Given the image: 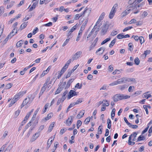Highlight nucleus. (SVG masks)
<instances>
[{"label": "nucleus", "mask_w": 152, "mask_h": 152, "mask_svg": "<svg viewBox=\"0 0 152 152\" xmlns=\"http://www.w3.org/2000/svg\"><path fill=\"white\" fill-rule=\"evenodd\" d=\"M67 68V66H66L64 65V66H63V67L62 68L61 71L63 72L64 73V72L65 71Z\"/></svg>", "instance_id": "nucleus-62"}, {"label": "nucleus", "mask_w": 152, "mask_h": 152, "mask_svg": "<svg viewBox=\"0 0 152 152\" xmlns=\"http://www.w3.org/2000/svg\"><path fill=\"white\" fill-rule=\"evenodd\" d=\"M54 138V137L53 138V139L51 140H50V142H49V140H50V139H49L48 140L47 143V144L48 146V148H49L50 147V146L52 144V143L53 141Z\"/></svg>", "instance_id": "nucleus-33"}, {"label": "nucleus", "mask_w": 152, "mask_h": 152, "mask_svg": "<svg viewBox=\"0 0 152 152\" xmlns=\"http://www.w3.org/2000/svg\"><path fill=\"white\" fill-rule=\"evenodd\" d=\"M117 6L118 5L117 4H115L113 7V8H112L111 11L113 12H114L115 13V12H116L115 9L116 8V7H117Z\"/></svg>", "instance_id": "nucleus-46"}, {"label": "nucleus", "mask_w": 152, "mask_h": 152, "mask_svg": "<svg viewBox=\"0 0 152 152\" xmlns=\"http://www.w3.org/2000/svg\"><path fill=\"white\" fill-rule=\"evenodd\" d=\"M82 124V121L80 120H78L77 121V128L79 129V127Z\"/></svg>", "instance_id": "nucleus-40"}, {"label": "nucleus", "mask_w": 152, "mask_h": 152, "mask_svg": "<svg viewBox=\"0 0 152 152\" xmlns=\"http://www.w3.org/2000/svg\"><path fill=\"white\" fill-rule=\"evenodd\" d=\"M145 139V137L144 136L141 135H140L138 138L137 141L144 140Z\"/></svg>", "instance_id": "nucleus-23"}, {"label": "nucleus", "mask_w": 152, "mask_h": 152, "mask_svg": "<svg viewBox=\"0 0 152 152\" xmlns=\"http://www.w3.org/2000/svg\"><path fill=\"white\" fill-rule=\"evenodd\" d=\"M76 25L74 26L70 29L69 31H70L72 33L76 29Z\"/></svg>", "instance_id": "nucleus-61"}, {"label": "nucleus", "mask_w": 152, "mask_h": 152, "mask_svg": "<svg viewBox=\"0 0 152 152\" xmlns=\"http://www.w3.org/2000/svg\"><path fill=\"white\" fill-rule=\"evenodd\" d=\"M117 34V32L116 31L113 30L111 33L110 35L112 36H114Z\"/></svg>", "instance_id": "nucleus-51"}, {"label": "nucleus", "mask_w": 152, "mask_h": 152, "mask_svg": "<svg viewBox=\"0 0 152 152\" xmlns=\"http://www.w3.org/2000/svg\"><path fill=\"white\" fill-rule=\"evenodd\" d=\"M20 112V111L19 110H18L15 112V116L16 117H17L19 115Z\"/></svg>", "instance_id": "nucleus-60"}, {"label": "nucleus", "mask_w": 152, "mask_h": 152, "mask_svg": "<svg viewBox=\"0 0 152 152\" xmlns=\"http://www.w3.org/2000/svg\"><path fill=\"white\" fill-rule=\"evenodd\" d=\"M77 95V94L76 93V92L73 90H71L69 93L67 98L68 99H69L72 96H76Z\"/></svg>", "instance_id": "nucleus-6"}, {"label": "nucleus", "mask_w": 152, "mask_h": 152, "mask_svg": "<svg viewBox=\"0 0 152 152\" xmlns=\"http://www.w3.org/2000/svg\"><path fill=\"white\" fill-rule=\"evenodd\" d=\"M53 114L52 113H49L48 114L47 116L45 118V120L46 121L49 119L53 116Z\"/></svg>", "instance_id": "nucleus-21"}, {"label": "nucleus", "mask_w": 152, "mask_h": 152, "mask_svg": "<svg viewBox=\"0 0 152 152\" xmlns=\"http://www.w3.org/2000/svg\"><path fill=\"white\" fill-rule=\"evenodd\" d=\"M33 111L34 109H32L31 111L27 114L26 115V116L24 119L26 121L28 118L30 116L33 112Z\"/></svg>", "instance_id": "nucleus-18"}, {"label": "nucleus", "mask_w": 152, "mask_h": 152, "mask_svg": "<svg viewBox=\"0 0 152 152\" xmlns=\"http://www.w3.org/2000/svg\"><path fill=\"white\" fill-rule=\"evenodd\" d=\"M82 85L81 83L80 85V83H78L75 86V88L78 89H81L82 87Z\"/></svg>", "instance_id": "nucleus-30"}, {"label": "nucleus", "mask_w": 152, "mask_h": 152, "mask_svg": "<svg viewBox=\"0 0 152 152\" xmlns=\"http://www.w3.org/2000/svg\"><path fill=\"white\" fill-rule=\"evenodd\" d=\"M148 15V13L147 12L145 11L143 12L142 14V16L144 18L146 17Z\"/></svg>", "instance_id": "nucleus-64"}, {"label": "nucleus", "mask_w": 152, "mask_h": 152, "mask_svg": "<svg viewBox=\"0 0 152 152\" xmlns=\"http://www.w3.org/2000/svg\"><path fill=\"white\" fill-rule=\"evenodd\" d=\"M38 31V29L36 27L35 28L32 34L33 35L35 34Z\"/></svg>", "instance_id": "nucleus-63"}, {"label": "nucleus", "mask_w": 152, "mask_h": 152, "mask_svg": "<svg viewBox=\"0 0 152 152\" xmlns=\"http://www.w3.org/2000/svg\"><path fill=\"white\" fill-rule=\"evenodd\" d=\"M102 125H100L99 127L98 128L99 134H101L102 133Z\"/></svg>", "instance_id": "nucleus-38"}, {"label": "nucleus", "mask_w": 152, "mask_h": 152, "mask_svg": "<svg viewBox=\"0 0 152 152\" xmlns=\"http://www.w3.org/2000/svg\"><path fill=\"white\" fill-rule=\"evenodd\" d=\"M127 10H125L121 14L122 18L124 17L129 13V12H127Z\"/></svg>", "instance_id": "nucleus-37"}, {"label": "nucleus", "mask_w": 152, "mask_h": 152, "mask_svg": "<svg viewBox=\"0 0 152 152\" xmlns=\"http://www.w3.org/2000/svg\"><path fill=\"white\" fill-rule=\"evenodd\" d=\"M38 1H37L36 2H34V3L33 4H32V6L30 8L29 11H31L33 9H34L35 8V7H36V6H37V4H38Z\"/></svg>", "instance_id": "nucleus-16"}, {"label": "nucleus", "mask_w": 152, "mask_h": 152, "mask_svg": "<svg viewBox=\"0 0 152 152\" xmlns=\"http://www.w3.org/2000/svg\"><path fill=\"white\" fill-rule=\"evenodd\" d=\"M123 37V35L121 34H119L117 36V38L119 39H121L124 38Z\"/></svg>", "instance_id": "nucleus-59"}, {"label": "nucleus", "mask_w": 152, "mask_h": 152, "mask_svg": "<svg viewBox=\"0 0 152 152\" xmlns=\"http://www.w3.org/2000/svg\"><path fill=\"white\" fill-rule=\"evenodd\" d=\"M66 84V82H64L63 83H61L59 87L61 88V89L62 90L63 88L65 86Z\"/></svg>", "instance_id": "nucleus-45"}, {"label": "nucleus", "mask_w": 152, "mask_h": 152, "mask_svg": "<svg viewBox=\"0 0 152 152\" xmlns=\"http://www.w3.org/2000/svg\"><path fill=\"white\" fill-rule=\"evenodd\" d=\"M54 123H52L49 126L48 130H49L50 132H51L53 129V127L54 126Z\"/></svg>", "instance_id": "nucleus-39"}, {"label": "nucleus", "mask_w": 152, "mask_h": 152, "mask_svg": "<svg viewBox=\"0 0 152 152\" xmlns=\"http://www.w3.org/2000/svg\"><path fill=\"white\" fill-rule=\"evenodd\" d=\"M139 38V40H140V43L142 45L145 41L144 38L142 36L140 37Z\"/></svg>", "instance_id": "nucleus-34"}, {"label": "nucleus", "mask_w": 152, "mask_h": 152, "mask_svg": "<svg viewBox=\"0 0 152 152\" xmlns=\"http://www.w3.org/2000/svg\"><path fill=\"white\" fill-rule=\"evenodd\" d=\"M126 78V83L129 82H135L136 80L134 78H131L125 77Z\"/></svg>", "instance_id": "nucleus-14"}, {"label": "nucleus", "mask_w": 152, "mask_h": 152, "mask_svg": "<svg viewBox=\"0 0 152 152\" xmlns=\"http://www.w3.org/2000/svg\"><path fill=\"white\" fill-rule=\"evenodd\" d=\"M91 10V8H88V7H86L83 12V14H84L85 16L88 17L90 14Z\"/></svg>", "instance_id": "nucleus-5"}, {"label": "nucleus", "mask_w": 152, "mask_h": 152, "mask_svg": "<svg viewBox=\"0 0 152 152\" xmlns=\"http://www.w3.org/2000/svg\"><path fill=\"white\" fill-rule=\"evenodd\" d=\"M88 18H87L85 20V21L83 23L82 25V26H83L85 28L86 26L87 23H88Z\"/></svg>", "instance_id": "nucleus-41"}, {"label": "nucleus", "mask_w": 152, "mask_h": 152, "mask_svg": "<svg viewBox=\"0 0 152 152\" xmlns=\"http://www.w3.org/2000/svg\"><path fill=\"white\" fill-rule=\"evenodd\" d=\"M139 37L137 36H134V35H133L131 37V38H134L135 40L136 41H137L139 39Z\"/></svg>", "instance_id": "nucleus-50"}, {"label": "nucleus", "mask_w": 152, "mask_h": 152, "mask_svg": "<svg viewBox=\"0 0 152 152\" xmlns=\"http://www.w3.org/2000/svg\"><path fill=\"white\" fill-rule=\"evenodd\" d=\"M30 100V99L29 97H28V98H26L23 101V102L24 104H25L26 105L27 103H28L29 102V101Z\"/></svg>", "instance_id": "nucleus-36"}, {"label": "nucleus", "mask_w": 152, "mask_h": 152, "mask_svg": "<svg viewBox=\"0 0 152 152\" xmlns=\"http://www.w3.org/2000/svg\"><path fill=\"white\" fill-rule=\"evenodd\" d=\"M27 23H24L22 24L20 27V29L21 30H22L23 29L25 28L27 26Z\"/></svg>", "instance_id": "nucleus-26"}, {"label": "nucleus", "mask_w": 152, "mask_h": 152, "mask_svg": "<svg viewBox=\"0 0 152 152\" xmlns=\"http://www.w3.org/2000/svg\"><path fill=\"white\" fill-rule=\"evenodd\" d=\"M91 118H90L89 117H88L86 118L85 120L84 123L86 124H88L89 122H90V120Z\"/></svg>", "instance_id": "nucleus-35"}, {"label": "nucleus", "mask_w": 152, "mask_h": 152, "mask_svg": "<svg viewBox=\"0 0 152 152\" xmlns=\"http://www.w3.org/2000/svg\"><path fill=\"white\" fill-rule=\"evenodd\" d=\"M13 145L12 144H11L9 145L8 147L5 150H6V151H9L10 150H11L12 148H13Z\"/></svg>", "instance_id": "nucleus-27"}, {"label": "nucleus", "mask_w": 152, "mask_h": 152, "mask_svg": "<svg viewBox=\"0 0 152 152\" xmlns=\"http://www.w3.org/2000/svg\"><path fill=\"white\" fill-rule=\"evenodd\" d=\"M105 50V48L104 47H102L99 48L96 52V53H97L98 52H99L101 50H102V52L101 53V54H102L104 51Z\"/></svg>", "instance_id": "nucleus-22"}, {"label": "nucleus", "mask_w": 152, "mask_h": 152, "mask_svg": "<svg viewBox=\"0 0 152 152\" xmlns=\"http://www.w3.org/2000/svg\"><path fill=\"white\" fill-rule=\"evenodd\" d=\"M132 43H129V48H128V50H130V51H132L133 50V48H132Z\"/></svg>", "instance_id": "nucleus-42"}, {"label": "nucleus", "mask_w": 152, "mask_h": 152, "mask_svg": "<svg viewBox=\"0 0 152 152\" xmlns=\"http://www.w3.org/2000/svg\"><path fill=\"white\" fill-rule=\"evenodd\" d=\"M83 99L82 98H80L78 99L76 102H75L76 104H78L81 103L83 101Z\"/></svg>", "instance_id": "nucleus-44"}, {"label": "nucleus", "mask_w": 152, "mask_h": 152, "mask_svg": "<svg viewBox=\"0 0 152 152\" xmlns=\"http://www.w3.org/2000/svg\"><path fill=\"white\" fill-rule=\"evenodd\" d=\"M151 52V51L150 50H147L145 51L144 53L141 55V57L142 58H145L146 56L150 54Z\"/></svg>", "instance_id": "nucleus-9"}, {"label": "nucleus", "mask_w": 152, "mask_h": 152, "mask_svg": "<svg viewBox=\"0 0 152 152\" xmlns=\"http://www.w3.org/2000/svg\"><path fill=\"white\" fill-rule=\"evenodd\" d=\"M117 81L118 84L126 83L125 77L121 78L118 79Z\"/></svg>", "instance_id": "nucleus-10"}, {"label": "nucleus", "mask_w": 152, "mask_h": 152, "mask_svg": "<svg viewBox=\"0 0 152 152\" xmlns=\"http://www.w3.org/2000/svg\"><path fill=\"white\" fill-rule=\"evenodd\" d=\"M134 62L135 64L138 65L140 63V61L139 58L137 57L135 58L134 60Z\"/></svg>", "instance_id": "nucleus-28"}, {"label": "nucleus", "mask_w": 152, "mask_h": 152, "mask_svg": "<svg viewBox=\"0 0 152 152\" xmlns=\"http://www.w3.org/2000/svg\"><path fill=\"white\" fill-rule=\"evenodd\" d=\"M115 14V12L111 11L109 15V18L110 19H112L114 16Z\"/></svg>", "instance_id": "nucleus-29"}, {"label": "nucleus", "mask_w": 152, "mask_h": 152, "mask_svg": "<svg viewBox=\"0 0 152 152\" xmlns=\"http://www.w3.org/2000/svg\"><path fill=\"white\" fill-rule=\"evenodd\" d=\"M127 88V86L126 85H124L120 86L119 87V89L121 90L122 91L124 90L125 88Z\"/></svg>", "instance_id": "nucleus-25"}, {"label": "nucleus", "mask_w": 152, "mask_h": 152, "mask_svg": "<svg viewBox=\"0 0 152 152\" xmlns=\"http://www.w3.org/2000/svg\"><path fill=\"white\" fill-rule=\"evenodd\" d=\"M130 96L128 95L123 94H117L115 95L113 97V100L114 102H117L122 99H127L129 98Z\"/></svg>", "instance_id": "nucleus-1"}, {"label": "nucleus", "mask_w": 152, "mask_h": 152, "mask_svg": "<svg viewBox=\"0 0 152 152\" xmlns=\"http://www.w3.org/2000/svg\"><path fill=\"white\" fill-rule=\"evenodd\" d=\"M118 84L117 82V81L116 80V81H114L113 82V83H110L109 85L110 86H114L115 85H116Z\"/></svg>", "instance_id": "nucleus-52"}, {"label": "nucleus", "mask_w": 152, "mask_h": 152, "mask_svg": "<svg viewBox=\"0 0 152 152\" xmlns=\"http://www.w3.org/2000/svg\"><path fill=\"white\" fill-rule=\"evenodd\" d=\"M69 39H67L64 42L62 46L63 47H64L69 42Z\"/></svg>", "instance_id": "nucleus-54"}, {"label": "nucleus", "mask_w": 152, "mask_h": 152, "mask_svg": "<svg viewBox=\"0 0 152 152\" xmlns=\"http://www.w3.org/2000/svg\"><path fill=\"white\" fill-rule=\"evenodd\" d=\"M109 105V104L108 102H107V103L106 104L104 103V104H103L102 105V107L101 108V111H103L105 110L106 109V106H108Z\"/></svg>", "instance_id": "nucleus-15"}, {"label": "nucleus", "mask_w": 152, "mask_h": 152, "mask_svg": "<svg viewBox=\"0 0 152 152\" xmlns=\"http://www.w3.org/2000/svg\"><path fill=\"white\" fill-rule=\"evenodd\" d=\"M25 93V92H24L23 91H21L16 94L15 96L18 99L22 97Z\"/></svg>", "instance_id": "nucleus-12"}, {"label": "nucleus", "mask_w": 152, "mask_h": 152, "mask_svg": "<svg viewBox=\"0 0 152 152\" xmlns=\"http://www.w3.org/2000/svg\"><path fill=\"white\" fill-rule=\"evenodd\" d=\"M128 2L129 4H130L129 6H128V8H131L132 7H133V5H132V4H133L134 3V2H132L131 0H130L128 1Z\"/></svg>", "instance_id": "nucleus-58"}, {"label": "nucleus", "mask_w": 152, "mask_h": 152, "mask_svg": "<svg viewBox=\"0 0 152 152\" xmlns=\"http://www.w3.org/2000/svg\"><path fill=\"white\" fill-rule=\"evenodd\" d=\"M137 135V133L135 132H133V133L131 135H130L129 136L131 137V138L132 137H134L136 138Z\"/></svg>", "instance_id": "nucleus-55"}, {"label": "nucleus", "mask_w": 152, "mask_h": 152, "mask_svg": "<svg viewBox=\"0 0 152 152\" xmlns=\"http://www.w3.org/2000/svg\"><path fill=\"white\" fill-rule=\"evenodd\" d=\"M143 107L145 110L146 113L147 114L148 113V106L146 105H144L143 106Z\"/></svg>", "instance_id": "nucleus-56"}, {"label": "nucleus", "mask_w": 152, "mask_h": 152, "mask_svg": "<svg viewBox=\"0 0 152 152\" xmlns=\"http://www.w3.org/2000/svg\"><path fill=\"white\" fill-rule=\"evenodd\" d=\"M82 52L81 51H79L76 52L72 57V61L74 60L77 59L81 55Z\"/></svg>", "instance_id": "nucleus-3"}, {"label": "nucleus", "mask_w": 152, "mask_h": 152, "mask_svg": "<svg viewBox=\"0 0 152 152\" xmlns=\"http://www.w3.org/2000/svg\"><path fill=\"white\" fill-rule=\"evenodd\" d=\"M50 80V77H48L47 79L46 80V81L45 83L44 84L43 87L46 88V87L48 84H51V82H50V83H49Z\"/></svg>", "instance_id": "nucleus-19"}, {"label": "nucleus", "mask_w": 152, "mask_h": 152, "mask_svg": "<svg viewBox=\"0 0 152 152\" xmlns=\"http://www.w3.org/2000/svg\"><path fill=\"white\" fill-rule=\"evenodd\" d=\"M14 2H12L10 3L9 5H8L7 7V9H9L12 7L13 5Z\"/></svg>", "instance_id": "nucleus-57"}, {"label": "nucleus", "mask_w": 152, "mask_h": 152, "mask_svg": "<svg viewBox=\"0 0 152 152\" xmlns=\"http://www.w3.org/2000/svg\"><path fill=\"white\" fill-rule=\"evenodd\" d=\"M62 90L61 88L58 87L57 89L55 92V94H56L59 93Z\"/></svg>", "instance_id": "nucleus-49"}, {"label": "nucleus", "mask_w": 152, "mask_h": 152, "mask_svg": "<svg viewBox=\"0 0 152 152\" xmlns=\"http://www.w3.org/2000/svg\"><path fill=\"white\" fill-rule=\"evenodd\" d=\"M24 41L23 40H21L18 41L16 44V46L18 48L21 46L23 44Z\"/></svg>", "instance_id": "nucleus-17"}, {"label": "nucleus", "mask_w": 152, "mask_h": 152, "mask_svg": "<svg viewBox=\"0 0 152 152\" xmlns=\"http://www.w3.org/2000/svg\"><path fill=\"white\" fill-rule=\"evenodd\" d=\"M4 12V7L3 6H1L0 7V16L1 15V14L3 13Z\"/></svg>", "instance_id": "nucleus-48"}, {"label": "nucleus", "mask_w": 152, "mask_h": 152, "mask_svg": "<svg viewBox=\"0 0 152 152\" xmlns=\"http://www.w3.org/2000/svg\"><path fill=\"white\" fill-rule=\"evenodd\" d=\"M39 135L40 133L39 132L36 133L33 135L30 141L32 142L34 141L39 136Z\"/></svg>", "instance_id": "nucleus-8"}, {"label": "nucleus", "mask_w": 152, "mask_h": 152, "mask_svg": "<svg viewBox=\"0 0 152 152\" xmlns=\"http://www.w3.org/2000/svg\"><path fill=\"white\" fill-rule=\"evenodd\" d=\"M116 41V39H113L111 42L110 43L109 45V47L110 48L112 47L113 45H114Z\"/></svg>", "instance_id": "nucleus-24"}, {"label": "nucleus", "mask_w": 152, "mask_h": 152, "mask_svg": "<svg viewBox=\"0 0 152 152\" xmlns=\"http://www.w3.org/2000/svg\"><path fill=\"white\" fill-rule=\"evenodd\" d=\"M17 32L18 31L17 29L15 28H14L12 31L7 37L9 38H11L12 37L15 35L17 33Z\"/></svg>", "instance_id": "nucleus-7"}, {"label": "nucleus", "mask_w": 152, "mask_h": 152, "mask_svg": "<svg viewBox=\"0 0 152 152\" xmlns=\"http://www.w3.org/2000/svg\"><path fill=\"white\" fill-rule=\"evenodd\" d=\"M85 113V111L84 110H82L80 112V113L77 115L76 116L77 118L78 119H80L82 118L84 115Z\"/></svg>", "instance_id": "nucleus-11"}, {"label": "nucleus", "mask_w": 152, "mask_h": 152, "mask_svg": "<svg viewBox=\"0 0 152 152\" xmlns=\"http://www.w3.org/2000/svg\"><path fill=\"white\" fill-rule=\"evenodd\" d=\"M107 128L109 129H110L111 126V122L110 119H107Z\"/></svg>", "instance_id": "nucleus-20"}, {"label": "nucleus", "mask_w": 152, "mask_h": 152, "mask_svg": "<svg viewBox=\"0 0 152 152\" xmlns=\"http://www.w3.org/2000/svg\"><path fill=\"white\" fill-rule=\"evenodd\" d=\"M12 84L11 83H9L7 84L5 87V89H9L12 86Z\"/></svg>", "instance_id": "nucleus-31"}, {"label": "nucleus", "mask_w": 152, "mask_h": 152, "mask_svg": "<svg viewBox=\"0 0 152 152\" xmlns=\"http://www.w3.org/2000/svg\"><path fill=\"white\" fill-rule=\"evenodd\" d=\"M105 15V13L104 12H102L99 18V20H103L104 18Z\"/></svg>", "instance_id": "nucleus-32"}, {"label": "nucleus", "mask_w": 152, "mask_h": 152, "mask_svg": "<svg viewBox=\"0 0 152 152\" xmlns=\"http://www.w3.org/2000/svg\"><path fill=\"white\" fill-rule=\"evenodd\" d=\"M74 118V116L73 115L71 116L70 117H69L68 119H67L64 123H65L67 126H70L71 124L73 121Z\"/></svg>", "instance_id": "nucleus-4"}, {"label": "nucleus", "mask_w": 152, "mask_h": 152, "mask_svg": "<svg viewBox=\"0 0 152 152\" xmlns=\"http://www.w3.org/2000/svg\"><path fill=\"white\" fill-rule=\"evenodd\" d=\"M33 128H31L29 130L28 132V134L26 136V137L27 138L29 137V136L30 135V134L32 132V130H33Z\"/></svg>", "instance_id": "nucleus-43"}, {"label": "nucleus", "mask_w": 152, "mask_h": 152, "mask_svg": "<svg viewBox=\"0 0 152 152\" xmlns=\"http://www.w3.org/2000/svg\"><path fill=\"white\" fill-rule=\"evenodd\" d=\"M109 25L105 24L101 27L100 28V34L101 35L103 36L108 31Z\"/></svg>", "instance_id": "nucleus-2"}, {"label": "nucleus", "mask_w": 152, "mask_h": 152, "mask_svg": "<svg viewBox=\"0 0 152 152\" xmlns=\"http://www.w3.org/2000/svg\"><path fill=\"white\" fill-rule=\"evenodd\" d=\"M133 28L132 26H128L126 28H124L123 30V32H125V31H126L129 29H130Z\"/></svg>", "instance_id": "nucleus-47"}, {"label": "nucleus", "mask_w": 152, "mask_h": 152, "mask_svg": "<svg viewBox=\"0 0 152 152\" xmlns=\"http://www.w3.org/2000/svg\"><path fill=\"white\" fill-rule=\"evenodd\" d=\"M134 87L133 86H130L128 89V91L129 92H132L133 91V89H134Z\"/></svg>", "instance_id": "nucleus-53"}, {"label": "nucleus", "mask_w": 152, "mask_h": 152, "mask_svg": "<svg viewBox=\"0 0 152 152\" xmlns=\"http://www.w3.org/2000/svg\"><path fill=\"white\" fill-rule=\"evenodd\" d=\"M18 100V99L14 96L11 101L9 105V107L12 106Z\"/></svg>", "instance_id": "nucleus-13"}]
</instances>
